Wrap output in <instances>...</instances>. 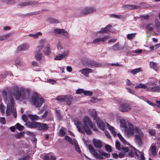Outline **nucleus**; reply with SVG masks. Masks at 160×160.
I'll return each instance as SVG.
<instances>
[{
	"mask_svg": "<svg viewBox=\"0 0 160 160\" xmlns=\"http://www.w3.org/2000/svg\"><path fill=\"white\" fill-rule=\"evenodd\" d=\"M11 94L8 95L6 90H3L2 91V96L6 103L11 102L12 99L13 102L14 100L12 98L13 95L16 100L26 99L29 97L30 90L28 88H25L21 87L19 88L17 85H14L12 87Z\"/></svg>",
	"mask_w": 160,
	"mask_h": 160,
	"instance_id": "f257e3e1",
	"label": "nucleus"
},
{
	"mask_svg": "<svg viewBox=\"0 0 160 160\" xmlns=\"http://www.w3.org/2000/svg\"><path fill=\"white\" fill-rule=\"evenodd\" d=\"M74 124L77 128L78 131L81 133H86L88 135L92 134L90 128L93 131H96L98 129L92 123L89 117L85 116L83 120V124L78 120L74 121Z\"/></svg>",
	"mask_w": 160,
	"mask_h": 160,
	"instance_id": "f03ea898",
	"label": "nucleus"
},
{
	"mask_svg": "<svg viewBox=\"0 0 160 160\" xmlns=\"http://www.w3.org/2000/svg\"><path fill=\"white\" fill-rule=\"evenodd\" d=\"M157 82V80L155 82H150L147 84L140 83L138 85L135 86L136 88H145L146 91L152 92H160V88L158 86L151 87L150 86L155 85Z\"/></svg>",
	"mask_w": 160,
	"mask_h": 160,
	"instance_id": "7ed1b4c3",
	"label": "nucleus"
},
{
	"mask_svg": "<svg viewBox=\"0 0 160 160\" xmlns=\"http://www.w3.org/2000/svg\"><path fill=\"white\" fill-rule=\"evenodd\" d=\"M88 148L90 152L97 159L100 160H102L103 159V156L106 158H108L110 157V154L107 153L103 151H99L100 154L98 153L93 148V147L91 144L88 145Z\"/></svg>",
	"mask_w": 160,
	"mask_h": 160,
	"instance_id": "20e7f679",
	"label": "nucleus"
},
{
	"mask_svg": "<svg viewBox=\"0 0 160 160\" xmlns=\"http://www.w3.org/2000/svg\"><path fill=\"white\" fill-rule=\"evenodd\" d=\"M81 63L85 67L91 68L100 67L101 64L96 61L90 60L86 58H82L81 60Z\"/></svg>",
	"mask_w": 160,
	"mask_h": 160,
	"instance_id": "39448f33",
	"label": "nucleus"
},
{
	"mask_svg": "<svg viewBox=\"0 0 160 160\" xmlns=\"http://www.w3.org/2000/svg\"><path fill=\"white\" fill-rule=\"evenodd\" d=\"M90 114L95 120L98 127L101 130L104 131L105 129V125L102 120L97 116V112L94 109L92 110L90 112Z\"/></svg>",
	"mask_w": 160,
	"mask_h": 160,
	"instance_id": "423d86ee",
	"label": "nucleus"
},
{
	"mask_svg": "<svg viewBox=\"0 0 160 160\" xmlns=\"http://www.w3.org/2000/svg\"><path fill=\"white\" fill-rule=\"evenodd\" d=\"M32 101L33 104L37 107H41L44 102L43 99L42 98H39L38 94L36 93H33Z\"/></svg>",
	"mask_w": 160,
	"mask_h": 160,
	"instance_id": "0eeeda50",
	"label": "nucleus"
},
{
	"mask_svg": "<svg viewBox=\"0 0 160 160\" xmlns=\"http://www.w3.org/2000/svg\"><path fill=\"white\" fill-rule=\"evenodd\" d=\"M11 102H8L7 103V109L6 110V114L8 116L10 115V112H11L13 113V116L15 118H16L17 116L16 109L14 107V102H13V100L11 99Z\"/></svg>",
	"mask_w": 160,
	"mask_h": 160,
	"instance_id": "6e6552de",
	"label": "nucleus"
},
{
	"mask_svg": "<svg viewBox=\"0 0 160 160\" xmlns=\"http://www.w3.org/2000/svg\"><path fill=\"white\" fill-rule=\"evenodd\" d=\"M135 131L136 133L135 141L138 144H140L142 143V139L143 138L144 134L141 130L138 127L135 128Z\"/></svg>",
	"mask_w": 160,
	"mask_h": 160,
	"instance_id": "1a4fd4ad",
	"label": "nucleus"
},
{
	"mask_svg": "<svg viewBox=\"0 0 160 160\" xmlns=\"http://www.w3.org/2000/svg\"><path fill=\"white\" fill-rule=\"evenodd\" d=\"M134 128L133 126L131 124L128 123L124 129L125 134L128 136L132 135L134 132L136 133L135 128Z\"/></svg>",
	"mask_w": 160,
	"mask_h": 160,
	"instance_id": "9d476101",
	"label": "nucleus"
},
{
	"mask_svg": "<svg viewBox=\"0 0 160 160\" xmlns=\"http://www.w3.org/2000/svg\"><path fill=\"white\" fill-rule=\"evenodd\" d=\"M96 8L95 7H86L81 10L80 14L82 15H87L96 12Z\"/></svg>",
	"mask_w": 160,
	"mask_h": 160,
	"instance_id": "9b49d317",
	"label": "nucleus"
},
{
	"mask_svg": "<svg viewBox=\"0 0 160 160\" xmlns=\"http://www.w3.org/2000/svg\"><path fill=\"white\" fill-rule=\"evenodd\" d=\"M132 109L131 106L128 103H124L121 104L118 107V109L122 112H127L130 111Z\"/></svg>",
	"mask_w": 160,
	"mask_h": 160,
	"instance_id": "f8f14e48",
	"label": "nucleus"
},
{
	"mask_svg": "<svg viewBox=\"0 0 160 160\" xmlns=\"http://www.w3.org/2000/svg\"><path fill=\"white\" fill-rule=\"evenodd\" d=\"M65 140L69 142L70 143L73 145L77 152L79 153H81L80 148L78 145H77V141L75 139H72L69 137L66 136L65 137Z\"/></svg>",
	"mask_w": 160,
	"mask_h": 160,
	"instance_id": "ddd939ff",
	"label": "nucleus"
},
{
	"mask_svg": "<svg viewBox=\"0 0 160 160\" xmlns=\"http://www.w3.org/2000/svg\"><path fill=\"white\" fill-rule=\"evenodd\" d=\"M69 53V51L67 50L62 54H57L54 58L55 60H61L63 59H66Z\"/></svg>",
	"mask_w": 160,
	"mask_h": 160,
	"instance_id": "4468645a",
	"label": "nucleus"
},
{
	"mask_svg": "<svg viewBox=\"0 0 160 160\" xmlns=\"http://www.w3.org/2000/svg\"><path fill=\"white\" fill-rule=\"evenodd\" d=\"M93 72L92 69L87 68H82L79 71V72L87 77H88L89 74L92 73Z\"/></svg>",
	"mask_w": 160,
	"mask_h": 160,
	"instance_id": "2eb2a0df",
	"label": "nucleus"
},
{
	"mask_svg": "<svg viewBox=\"0 0 160 160\" xmlns=\"http://www.w3.org/2000/svg\"><path fill=\"white\" fill-rule=\"evenodd\" d=\"M41 157L44 160H56V158L52 153L45 154L41 155Z\"/></svg>",
	"mask_w": 160,
	"mask_h": 160,
	"instance_id": "dca6fc26",
	"label": "nucleus"
},
{
	"mask_svg": "<svg viewBox=\"0 0 160 160\" xmlns=\"http://www.w3.org/2000/svg\"><path fill=\"white\" fill-rule=\"evenodd\" d=\"M28 127L30 128H38L40 125V123L37 122H28L26 123L25 124Z\"/></svg>",
	"mask_w": 160,
	"mask_h": 160,
	"instance_id": "f3484780",
	"label": "nucleus"
},
{
	"mask_svg": "<svg viewBox=\"0 0 160 160\" xmlns=\"http://www.w3.org/2000/svg\"><path fill=\"white\" fill-rule=\"evenodd\" d=\"M92 141L96 148H101L102 147V142L101 140L96 138H93L92 140Z\"/></svg>",
	"mask_w": 160,
	"mask_h": 160,
	"instance_id": "a211bd4d",
	"label": "nucleus"
},
{
	"mask_svg": "<svg viewBox=\"0 0 160 160\" xmlns=\"http://www.w3.org/2000/svg\"><path fill=\"white\" fill-rule=\"evenodd\" d=\"M45 42L46 39H45L42 38L39 40L37 47V50H41L42 49L44 46Z\"/></svg>",
	"mask_w": 160,
	"mask_h": 160,
	"instance_id": "6ab92c4d",
	"label": "nucleus"
},
{
	"mask_svg": "<svg viewBox=\"0 0 160 160\" xmlns=\"http://www.w3.org/2000/svg\"><path fill=\"white\" fill-rule=\"evenodd\" d=\"M29 48V45L27 43H23L20 45L17 48L19 51H25L27 50Z\"/></svg>",
	"mask_w": 160,
	"mask_h": 160,
	"instance_id": "aec40b11",
	"label": "nucleus"
},
{
	"mask_svg": "<svg viewBox=\"0 0 160 160\" xmlns=\"http://www.w3.org/2000/svg\"><path fill=\"white\" fill-rule=\"evenodd\" d=\"M112 26L111 25H108L105 28H102L100 31L98 32L97 33H108L110 30Z\"/></svg>",
	"mask_w": 160,
	"mask_h": 160,
	"instance_id": "412c9836",
	"label": "nucleus"
},
{
	"mask_svg": "<svg viewBox=\"0 0 160 160\" xmlns=\"http://www.w3.org/2000/svg\"><path fill=\"white\" fill-rule=\"evenodd\" d=\"M34 57L37 61H39L41 60L42 54L41 52V50H37L35 53Z\"/></svg>",
	"mask_w": 160,
	"mask_h": 160,
	"instance_id": "4be33fe9",
	"label": "nucleus"
},
{
	"mask_svg": "<svg viewBox=\"0 0 160 160\" xmlns=\"http://www.w3.org/2000/svg\"><path fill=\"white\" fill-rule=\"evenodd\" d=\"M154 28V25L152 23H149L147 24L145 26L146 32L147 33L152 31Z\"/></svg>",
	"mask_w": 160,
	"mask_h": 160,
	"instance_id": "5701e85b",
	"label": "nucleus"
},
{
	"mask_svg": "<svg viewBox=\"0 0 160 160\" xmlns=\"http://www.w3.org/2000/svg\"><path fill=\"white\" fill-rule=\"evenodd\" d=\"M107 126L108 129L110 130L112 134L114 136H116L117 133H118L117 130L115 129L112 126H111L109 124H107Z\"/></svg>",
	"mask_w": 160,
	"mask_h": 160,
	"instance_id": "b1692460",
	"label": "nucleus"
},
{
	"mask_svg": "<svg viewBox=\"0 0 160 160\" xmlns=\"http://www.w3.org/2000/svg\"><path fill=\"white\" fill-rule=\"evenodd\" d=\"M123 48L124 47L121 46L118 42L115 43L112 46V49L114 51H119Z\"/></svg>",
	"mask_w": 160,
	"mask_h": 160,
	"instance_id": "393cba45",
	"label": "nucleus"
},
{
	"mask_svg": "<svg viewBox=\"0 0 160 160\" xmlns=\"http://www.w3.org/2000/svg\"><path fill=\"white\" fill-rule=\"evenodd\" d=\"M43 52L46 56H49L51 54V50L49 45L46 46L43 50Z\"/></svg>",
	"mask_w": 160,
	"mask_h": 160,
	"instance_id": "a878e982",
	"label": "nucleus"
},
{
	"mask_svg": "<svg viewBox=\"0 0 160 160\" xmlns=\"http://www.w3.org/2000/svg\"><path fill=\"white\" fill-rule=\"evenodd\" d=\"M139 7H140L138 6L131 5H123L122 6L123 8L128 10L138 8Z\"/></svg>",
	"mask_w": 160,
	"mask_h": 160,
	"instance_id": "bb28decb",
	"label": "nucleus"
},
{
	"mask_svg": "<svg viewBox=\"0 0 160 160\" xmlns=\"http://www.w3.org/2000/svg\"><path fill=\"white\" fill-rule=\"evenodd\" d=\"M12 35V33H9L0 36V41L6 40Z\"/></svg>",
	"mask_w": 160,
	"mask_h": 160,
	"instance_id": "cd10ccee",
	"label": "nucleus"
},
{
	"mask_svg": "<svg viewBox=\"0 0 160 160\" xmlns=\"http://www.w3.org/2000/svg\"><path fill=\"white\" fill-rule=\"evenodd\" d=\"M72 101V98L71 96L66 95L65 96L64 102H66L68 105H70L71 102Z\"/></svg>",
	"mask_w": 160,
	"mask_h": 160,
	"instance_id": "c85d7f7f",
	"label": "nucleus"
},
{
	"mask_svg": "<svg viewBox=\"0 0 160 160\" xmlns=\"http://www.w3.org/2000/svg\"><path fill=\"white\" fill-rule=\"evenodd\" d=\"M40 125L38 127L39 129L42 131H46L48 128V126L46 124L40 123Z\"/></svg>",
	"mask_w": 160,
	"mask_h": 160,
	"instance_id": "c756f323",
	"label": "nucleus"
},
{
	"mask_svg": "<svg viewBox=\"0 0 160 160\" xmlns=\"http://www.w3.org/2000/svg\"><path fill=\"white\" fill-rule=\"evenodd\" d=\"M28 117L31 121H37L39 119V117L36 115L28 114Z\"/></svg>",
	"mask_w": 160,
	"mask_h": 160,
	"instance_id": "7c9ffc66",
	"label": "nucleus"
},
{
	"mask_svg": "<svg viewBox=\"0 0 160 160\" xmlns=\"http://www.w3.org/2000/svg\"><path fill=\"white\" fill-rule=\"evenodd\" d=\"M142 71V70L141 68H139L134 69H131L130 70V72L133 74L135 75L138 72Z\"/></svg>",
	"mask_w": 160,
	"mask_h": 160,
	"instance_id": "2f4dec72",
	"label": "nucleus"
},
{
	"mask_svg": "<svg viewBox=\"0 0 160 160\" xmlns=\"http://www.w3.org/2000/svg\"><path fill=\"white\" fill-rule=\"evenodd\" d=\"M151 153L153 156H155L157 154L156 148L154 144H152L150 147Z\"/></svg>",
	"mask_w": 160,
	"mask_h": 160,
	"instance_id": "473e14b6",
	"label": "nucleus"
},
{
	"mask_svg": "<svg viewBox=\"0 0 160 160\" xmlns=\"http://www.w3.org/2000/svg\"><path fill=\"white\" fill-rule=\"evenodd\" d=\"M149 65L150 67L154 70L155 71L158 70V68L156 63L153 62H150Z\"/></svg>",
	"mask_w": 160,
	"mask_h": 160,
	"instance_id": "72a5a7b5",
	"label": "nucleus"
},
{
	"mask_svg": "<svg viewBox=\"0 0 160 160\" xmlns=\"http://www.w3.org/2000/svg\"><path fill=\"white\" fill-rule=\"evenodd\" d=\"M42 33L40 32H38L34 34H30L28 35L29 37H32L34 38H38L39 36L42 35Z\"/></svg>",
	"mask_w": 160,
	"mask_h": 160,
	"instance_id": "f704fd0d",
	"label": "nucleus"
},
{
	"mask_svg": "<svg viewBox=\"0 0 160 160\" xmlns=\"http://www.w3.org/2000/svg\"><path fill=\"white\" fill-rule=\"evenodd\" d=\"M25 132H18L17 133L15 134L14 135V136L16 138H20L23 137L24 135Z\"/></svg>",
	"mask_w": 160,
	"mask_h": 160,
	"instance_id": "c9c22d12",
	"label": "nucleus"
},
{
	"mask_svg": "<svg viewBox=\"0 0 160 160\" xmlns=\"http://www.w3.org/2000/svg\"><path fill=\"white\" fill-rule=\"evenodd\" d=\"M48 22L52 24L58 23L59 22V20L57 19L53 18H50L48 19Z\"/></svg>",
	"mask_w": 160,
	"mask_h": 160,
	"instance_id": "e433bc0d",
	"label": "nucleus"
},
{
	"mask_svg": "<svg viewBox=\"0 0 160 160\" xmlns=\"http://www.w3.org/2000/svg\"><path fill=\"white\" fill-rule=\"evenodd\" d=\"M119 122L121 127L124 129L126 127L127 125L125 120L124 119H120Z\"/></svg>",
	"mask_w": 160,
	"mask_h": 160,
	"instance_id": "4c0bfd02",
	"label": "nucleus"
},
{
	"mask_svg": "<svg viewBox=\"0 0 160 160\" xmlns=\"http://www.w3.org/2000/svg\"><path fill=\"white\" fill-rule=\"evenodd\" d=\"M16 128L19 131H22L24 128V127L19 123H17L15 125Z\"/></svg>",
	"mask_w": 160,
	"mask_h": 160,
	"instance_id": "58836bf2",
	"label": "nucleus"
},
{
	"mask_svg": "<svg viewBox=\"0 0 160 160\" xmlns=\"http://www.w3.org/2000/svg\"><path fill=\"white\" fill-rule=\"evenodd\" d=\"M57 47L58 50L60 52L61 51L63 48L62 44L60 42H58L57 44Z\"/></svg>",
	"mask_w": 160,
	"mask_h": 160,
	"instance_id": "ea45409f",
	"label": "nucleus"
},
{
	"mask_svg": "<svg viewBox=\"0 0 160 160\" xmlns=\"http://www.w3.org/2000/svg\"><path fill=\"white\" fill-rule=\"evenodd\" d=\"M110 37L109 36H106L100 38L101 42L104 43Z\"/></svg>",
	"mask_w": 160,
	"mask_h": 160,
	"instance_id": "a19ab883",
	"label": "nucleus"
},
{
	"mask_svg": "<svg viewBox=\"0 0 160 160\" xmlns=\"http://www.w3.org/2000/svg\"><path fill=\"white\" fill-rule=\"evenodd\" d=\"M65 98V96H58L57 98V100L60 102H64Z\"/></svg>",
	"mask_w": 160,
	"mask_h": 160,
	"instance_id": "79ce46f5",
	"label": "nucleus"
},
{
	"mask_svg": "<svg viewBox=\"0 0 160 160\" xmlns=\"http://www.w3.org/2000/svg\"><path fill=\"white\" fill-rule=\"evenodd\" d=\"M117 135L120 140L124 144H125L126 143V141L122 137V135L120 133H117Z\"/></svg>",
	"mask_w": 160,
	"mask_h": 160,
	"instance_id": "37998d69",
	"label": "nucleus"
},
{
	"mask_svg": "<svg viewBox=\"0 0 160 160\" xmlns=\"http://www.w3.org/2000/svg\"><path fill=\"white\" fill-rule=\"evenodd\" d=\"M83 94L85 96H91L92 94V92L90 91L84 90Z\"/></svg>",
	"mask_w": 160,
	"mask_h": 160,
	"instance_id": "c03bdc74",
	"label": "nucleus"
},
{
	"mask_svg": "<svg viewBox=\"0 0 160 160\" xmlns=\"http://www.w3.org/2000/svg\"><path fill=\"white\" fill-rule=\"evenodd\" d=\"M101 42L100 37L97 38L93 40L92 42V43L94 44H98Z\"/></svg>",
	"mask_w": 160,
	"mask_h": 160,
	"instance_id": "a18cd8bd",
	"label": "nucleus"
},
{
	"mask_svg": "<svg viewBox=\"0 0 160 160\" xmlns=\"http://www.w3.org/2000/svg\"><path fill=\"white\" fill-rule=\"evenodd\" d=\"M135 34V33H132L131 34H128L127 35V38L128 39H131L134 38Z\"/></svg>",
	"mask_w": 160,
	"mask_h": 160,
	"instance_id": "49530a36",
	"label": "nucleus"
},
{
	"mask_svg": "<svg viewBox=\"0 0 160 160\" xmlns=\"http://www.w3.org/2000/svg\"><path fill=\"white\" fill-rule=\"evenodd\" d=\"M134 152L135 154L137 156H141V155L143 154V153L137 151L135 148H133Z\"/></svg>",
	"mask_w": 160,
	"mask_h": 160,
	"instance_id": "de8ad7c7",
	"label": "nucleus"
},
{
	"mask_svg": "<svg viewBox=\"0 0 160 160\" xmlns=\"http://www.w3.org/2000/svg\"><path fill=\"white\" fill-rule=\"evenodd\" d=\"M110 17L112 18H115L118 19H120L121 18L120 15H118L115 14H112L110 15Z\"/></svg>",
	"mask_w": 160,
	"mask_h": 160,
	"instance_id": "09e8293b",
	"label": "nucleus"
},
{
	"mask_svg": "<svg viewBox=\"0 0 160 160\" xmlns=\"http://www.w3.org/2000/svg\"><path fill=\"white\" fill-rule=\"evenodd\" d=\"M100 100V99L98 98H96L95 97H92L91 98L90 100V101L91 102H92L93 103H95V102H97Z\"/></svg>",
	"mask_w": 160,
	"mask_h": 160,
	"instance_id": "8fccbe9b",
	"label": "nucleus"
},
{
	"mask_svg": "<svg viewBox=\"0 0 160 160\" xmlns=\"http://www.w3.org/2000/svg\"><path fill=\"white\" fill-rule=\"evenodd\" d=\"M105 148L106 150L108 152H111L112 151L111 147L108 145H106L105 146Z\"/></svg>",
	"mask_w": 160,
	"mask_h": 160,
	"instance_id": "3c124183",
	"label": "nucleus"
},
{
	"mask_svg": "<svg viewBox=\"0 0 160 160\" xmlns=\"http://www.w3.org/2000/svg\"><path fill=\"white\" fill-rule=\"evenodd\" d=\"M31 3L29 2H21L19 3V5L21 6H25L27 5L31 4Z\"/></svg>",
	"mask_w": 160,
	"mask_h": 160,
	"instance_id": "603ef678",
	"label": "nucleus"
},
{
	"mask_svg": "<svg viewBox=\"0 0 160 160\" xmlns=\"http://www.w3.org/2000/svg\"><path fill=\"white\" fill-rule=\"evenodd\" d=\"M115 146L116 148L118 150H120L121 149L120 148V142L118 141H116V142Z\"/></svg>",
	"mask_w": 160,
	"mask_h": 160,
	"instance_id": "864d4df0",
	"label": "nucleus"
},
{
	"mask_svg": "<svg viewBox=\"0 0 160 160\" xmlns=\"http://www.w3.org/2000/svg\"><path fill=\"white\" fill-rule=\"evenodd\" d=\"M63 29H57L54 30V32L57 34H62Z\"/></svg>",
	"mask_w": 160,
	"mask_h": 160,
	"instance_id": "5fc2aeb1",
	"label": "nucleus"
},
{
	"mask_svg": "<svg viewBox=\"0 0 160 160\" xmlns=\"http://www.w3.org/2000/svg\"><path fill=\"white\" fill-rule=\"evenodd\" d=\"M5 1H3V2H5L8 4H13L14 3L13 0H5Z\"/></svg>",
	"mask_w": 160,
	"mask_h": 160,
	"instance_id": "6e6d98bb",
	"label": "nucleus"
},
{
	"mask_svg": "<svg viewBox=\"0 0 160 160\" xmlns=\"http://www.w3.org/2000/svg\"><path fill=\"white\" fill-rule=\"evenodd\" d=\"M142 50L141 49H139L137 50H135L134 51H131V52L132 54H133V53H136L140 54L142 52Z\"/></svg>",
	"mask_w": 160,
	"mask_h": 160,
	"instance_id": "4d7b16f0",
	"label": "nucleus"
},
{
	"mask_svg": "<svg viewBox=\"0 0 160 160\" xmlns=\"http://www.w3.org/2000/svg\"><path fill=\"white\" fill-rule=\"evenodd\" d=\"M148 132L151 136H154L155 134V131L154 129L149 130Z\"/></svg>",
	"mask_w": 160,
	"mask_h": 160,
	"instance_id": "13d9d810",
	"label": "nucleus"
},
{
	"mask_svg": "<svg viewBox=\"0 0 160 160\" xmlns=\"http://www.w3.org/2000/svg\"><path fill=\"white\" fill-rule=\"evenodd\" d=\"M84 90L82 89H77L76 91V93L77 94H81L82 93L83 94Z\"/></svg>",
	"mask_w": 160,
	"mask_h": 160,
	"instance_id": "bf43d9fd",
	"label": "nucleus"
},
{
	"mask_svg": "<svg viewBox=\"0 0 160 160\" xmlns=\"http://www.w3.org/2000/svg\"><path fill=\"white\" fill-rule=\"evenodd\" d=\"M65 134V132L62 129H61L60 130L59 132V135L61 136H64Z\"/></svg>",
	"mask_w": 160,
	"mask_h": 160,
	"instance_id": "052dcab7",
	"label": "nucleus"
},
{
	"mask_svg": "<svg viewBox=\"0 0 160 160\" xmlns=\"http://www.w3.org/2000/svg\"><path fill=\"white\" fill-rule=\"evenodd\" d=\"M114 101L117 103H120L122 102V99L118 98H115L114 99Z\"/></svg>",
	"mask_w": 160,
	"mask_h": 160,
	"instance_id": "680f3d73",
	"label": "nucleus"
},
{
	"mask_svg": "<svg viewBox=\"0 0 160 160\" xmlns=\"http://www.w3.org/2000/svg\"><path fill=\"white\" fill-rule=\"evenodd\" d=\"M0 122L2 124H5L6 121L5 118L3 117L0 118Z\"/></svg>",
	"mask_w": 160,
	"mask_h": 160,
	"instance_id": "e2e57ef3",
	"label": "nucleus"
},
{
	"mask_svg": "<svg viewBox=\"0 0 160 160\" xmlns=\"http://www.w3.org/2000/svg\"><path fill=\"white\" fill-rule=\"evenodd\" d=\"M47 82L51 84H54L56 82L55 80L51 79H48Z\"/></svg>",
	"mask_w": 160,
	"mask_h": 160,
	"instance_id": "0e129e2a",
	"label": "nucleus"
},
{
	"mask_svg": "<svg viewBox=\"0 0 160 160\" xmlns=\"http://www.w3.org/2000/svg\"><path fill=\"white\" fill-rule=\"evenodd\" d=\"M126 85L128 86L133 85V84H132L131 82L128 79H127L126 81Z\"/></svg>",
	"mask_w": 160,
	"mask_h": 160,
	"instance_id": "69168bd1",
	"label": "nucleus"
},
{
	"mask_svg": "<svg viewBox=\"0 0 160 160\" xmlns=\"http://www.w3.org/2000/svg\"><path fill=\"white\" fill-rule=\"evenodd\" d=\"M15 65L17 66L20 67L21 66V61L19 60L16 61L15 62Z\"/></svg>",
	"mask_w": 160,
	"mask_h": 160,
	"instance_id": "338daca9",
	"label": "nucleus"
},
{
	"mask_svg": "<svg viewBox=\"0 0 160 160\" xmlns=\"http://www.w3.org/2000/svg\"><path fill=\"white\" fill-rule=\"evenodd\" d=\"M29 156H27L26 157L20 158H19L18 160H29Z\"/></svg>",
	"mask_w": 160,
	"mask_h": 160,
	"instance_id": "774afa93",
	"label": "nucleus"
}]
</instances>
